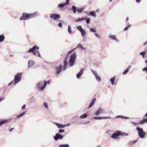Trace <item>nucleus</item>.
<instances>
[{"label": "nucleus", "mask_w": 147, "mask_h": 147, "mask_svg": "<svg viewBox=\"0 0 147 147\" xmlns=\"http://www.w3.org/2000/svg\"><path fill=\"white\" fill-rule=\"evenodd\" d=\"M39 49V47H37L36 45L33 46L31 49H30L28 51V53L32 52V54L36 56H38L39 57H41L40 55L39 51H34L36 49L38 50Z\"/></svg>", "instance_id": "f257e3e1"}, {"label": "nucleus", "mask_w": 147, "mask_h": 147, "mask_svg": "<svg viewBox=\"0 0 147 147\" xmlns=\"http://www.w3.org/2000/svg\"><path fill=\"white\" fill-rule=\"evenodd\" d=\"M23 74V73L20 72L17 73L14 76V79L13 84L14 85H16L19 82L21 81L22 79V76Z\"/></svg>", "instance_id": "f03ea898"}, {"label": "nucleus", "mask_w": 147, "mask_h": 147, "mask_svg": "<svg viewBox=\"0 0 147 147\" xmlns=\"http://www.w3.org/2000/svg\"><path fill=\"white\" fill-rule=\"evenodd\" d=\"M76 56V54L75 52H74L70 55L69 61L70 67H72L74 65V62Z\"/></svg>", "instance_id": "7ed1b4c3"}, {"label": "nucleus", "mask_w": 147, "mask_h": 147, "mask_svg": "<svg viewBox=\"0 0 147 147\" xmlns=\"http://www.w3.org/2000/svg\"><path fill=\"white\" fill-rule=\"evenodd\" d=\"M138 132V135L141 138H144L145 136V133L142 128L137 127L136 129Z\"/></svg>", "instance_id": "20e7f679"}, {"label": "nucleus", "mask_w": 147, "mask_h": 147, "mask_svg": "<svg viewBox=\"0 0 147 147\" xmlns=\"http://www.w3.org/2000/svg\"><path fill=\"white\" fill-rule=\"evenodd\" d=\"M34 13L29 14L23 13L22 16L20 18V20H25L27 19L29 17L31 16L32 15H33Z\"/></svg>", "instance_id": "39448f33"}, {"label": "nucleus", "mask_w": 147, "mask_h": 147, "mask_svg": "<svg viewBox=\"0 0 147 147\" xmlns=\"http://www.w3.org/2000/svg\"><path fill=\"white\" fill-rule=\"evenodd\" d=\"M50 18L54 20H56L60 19L61 18V17L58 14L53 13L50 14Z\"/></svg>", "instance_id": "423d86ee"}, {"label": "nucleus", "mask_w": 147, "mask_h": 147, "mask_svg": "<svg viewBox=\"0 0 147 147\" xmlns=\"http://www.w3.org/2000/svg\"><path fill=\"white\" fill-rule=\"evenodd\" d=\"M76 28L81 32L82 36L83 37H84L86 34V32L85 30L82 28L81 26H77Z\"/></svg>", "instance_id": "0eeeda50"}, {"label": "nucleus", "mask_w": 147, "mask_h": 147, "mask_svg": "<svg viewBox=\"0 0 147 147\" xmlns=\"http://www.w3.org/2000/svg\"><path fill=\"white\" fill-rule=\"evenodd\" d=\"M63 138V136L59 134V133H57L56 134L55 136L54 137V140L56 141L58 139H62Z\"/></svg>", "instance_id": "6e6552de"}, {"label": "nucleus", "mask_w": 147, "mask_h": 147, "mask_svg": "<svg viewBox=\"0 0 147 147\" xmlns=\"http://www.w3.org/2000/svg\"><path fill=\"white\" fill-rule=\"evenodd\" d=\"M43 83L42 81H40L37 84V87L40 90L42 91V88L43 87Z\"/></svg>", "instance_id": "1a4fd4ad"}, {"label": "nucleus", "mask_w": 147, "mask_h": 147, "mask_svg": "<svg viewBox=\"0 0 147 147\" xmlns=\"http://www.w3.org/2000/svg\"><path fill=\"white\" fill-rule=\"evenodd\" d=\"M119 136L118 131H117L116 132L113 133L111 136V138H112L116 139L117 137Z\"/></svg>", "instance_id": "9d476101"}, {"label": "nucleus", "mask_w": 147, "mask_h": 147, "mask_svg": "<svg viewBox=\"0 0 147 147\" xmlns=\"http://www.w3.org/2000/svg\"><path fill=\"white\" fill-rule=\"evenodd\" d=\"M62 66L60 65L59 67H56V73L57 74H59L62 70Z\"/></svg>", "instance_id": "9b49d317"}, {"label": "nucleus", "mask_w": 147, "mask_h": 147, "mask_svg": "<svg viewBox=\"0 0 147 147\" xmlns=\"http://www.w3.org/2000/svg\"><path fill=\"white\" fill-rule=\"evenodd\" d=\"M84 70V69L83 68L82 69H81L80 71V72L76 74V77L77 78H79L83 74Z\"/></svg>", "instance_id": "f8f14e48"}, {"label": "nucleus", "mask_w": 147, "mask_h": 147, "mask_svg": "<svg viewBox=\"0 0 147 147\" xmlns=\"http://www.w3.org/2000/svg\"><path fill=\"white\" fill-rule=\"evenodd\" d=\"M55 124L59 128H63L67 125L66 124L63 125L61 124H59L58 123H56Z\"/></svg>", "instance_id": "ddd939ff"}, {"label": "nucleus", "mask_w": 147, "mask_h": 147, "mask_svg": "<svg viewBox=\"0 0 147 147\" xmlns=\"http://www.w3.org/2000/svg\"><path fill=\"white\" fill-rule=\"evenodd\" d=\"M119 136H128V134L127 133H125L121 131H118Z\"/></svg>", "instance_id": "4468645a"}, {"label": "nucleus", "mask_w": 147, "mask_h": 147, "mask_svg": "<svg viewBox=\"0 0 147 147\" xmlns=\"http://www.w3.org/2000/svg\"><path fill=\"white\" fill-rule=\"evenodd\" d=\"M96 13V12L92 11L89 13V14H88V15L93 16L94 18H95L96 16V15L95 14Z\"/></svg>", "instance_id": "2eb2a0df"}, {"label": "nucleus", "mask_w": 147, "mask_h": 147, "mask_svg": "<svg viewBox=\"0 0 147 147\" xmlns=\"http://www.w3.org/2000/svg\"><path fill=\"white\" fill-rule=\"evenodd\" d=\"M64 68L63 70H65L66 69V66L67 65V57L66 58H65L64 60Z\"/></svg>", "instance_id": "dca6fc26"}, {"label": "nucleus", "mask_w": 147, "mask_h": 147, "mask_svg": "<svg viewBox=\"0 0 147 147\" xmlns=\"http://www.w3.org/2000/svg\"><path fill=\"white\" fill-rule=\"evenodd\" d=\"M102 110L101 108H99L98 110L95 113V114L98 115H99L100 114L102 113Z\"/></svg>", "instance_id": "f3484780"}, {"label": "nucleus", "mask_w": 147, "mask_h": 147, "mask_svg": "<svg viewBox=\"0 0 147 147\" xmlns=\"http://www.w3.org/2000/svg\"><path fill=\"white\" fill-rule=\"evenodd\" d=\"M8 120L7 119H3L0 121V126L6 123L7 122Z\"/></svg>", "instance_id": "a211bd4d"}, {"label": "nucleus", "mask_w": 147, "mask_h": 147, "mask_svg": "<svg viewBox=\"0 0 147 147\" xmlns=\"http://www.w3.org/2000/svg\"><path fill=\"white\" fill-rule=\"evenodd\" d=\"M137 140H136L134 141L130 140L128 142V143L129 145H130L134 144L137 142Z\"/></svg>", "instance_id": "6ab92c4d"}, {"label": "nucleus", "mask_w": 147, "mask_h": 147, "mask_svg": "<svg viewBox=\"0 0 147 147\" xmlns=\"http://www.w3.org/2000/svg\"><path fill=\"white\" fill-rule=\"evenodd\" d=\"M34 61H28V67H30L32 66L34 64Z\"/></svg>", "instance_id": "aec40b11"}, {"label": "nucleus", "mask_w": 147, "mask_h": 147, "mask_svg": "<svg viewBox=\"0 0 147 147\" xmlns=\"http://www.w3.org/2000/svg\"><path fill=\"white\" fill-rule=\"evenodd\" d=\"M109 38H111L113 40H114L118 42V40L116 39V37L115 35H110L109 36Z\"/></svg>", "instance_id": "412c9836"}, {"label": "nucleus", "mask_w": 147, "mask_h": 147, "mask_svg": "<svg viewBox=\"0 0 147 147\" xmlns=\"http://www.w3.org/2000/svg\"><path fill=\"white\" fill-rule=\"evenodd\" d=\"M5 37L3 35H0V43L3 42L4 40Z\"/></svg>", "instance_id": "4be33fe9"}, {"label": "nucleus", "mask_w": 147, "mask_h": 147, "mask_svg": "<svg viewBox=\"0 0 147 147\" xmlns=\"http://www.w3.org/2000/svg\"><path fill=\"white\" fill-rule=\"evenodd\" d=\"M147 122V118H143L142 120H141L140 123L141 124H143L144 123Z\"/></svg>", "instance_id": "5701e85b"}, {"label": "nucleus", "mask_w": 147, "mask_h": 147, "mask_svg": "<svg viewBox=\"0 0 147 147\" xmlns=\"http://www.w3.org/2000/svg\"><path fill=\"white\" fill-rule=\"evenodd\" d=\"M116 117H120V118H121L122 119H129V117H125V116H122V115H119V116H117Z\"/></svg>", "instance_id": "b1692460"}, {"label": "nucleus", "mask_w": 147, "mask_h": 147, "mask_svg": "<svg viewBox=\"0 0 147 147\" xmlns=\"http://www.w3.org/2000/svg\"><path fill=\"white\" fill-rule=\"evenodd\" d=\"M26 113V111H24L20 114L19 115H18L17 116V117L18 118H19L20 117H21L22 116H23V115H24Z\"/></svg>", "instance_id": "393cba45"}, {"label": "nucleus", "mask_w": 147, "mask_h": 147, "mask_svg": "<svg viewBox=\"0 0 147 147\" xmlns=\"http://www.w3.org/2000/svg\"><path fill=\"white\" fill-rule=\"evenodd\" d=\"M87 117V114L86 113L84 114L80 117V118L81 119L85 118Z\"/></svg>", "instance_id": "a878e982"}, {"label": "nucleus", "mask_w": 147, "mask_h": 147, "mask_svg": "<svg viewBox=\"0 0 147 147\" xmlns=\"http://www.w3.org/2000/svg\"><path fill=\"white\" fill-rule=\"evenodd\" d=\"M86 17H84L82 18H79L78 20H76V22L78 21H80L82 20H86Z\"/></svg>", "instance_id": "bb28decb"}, {"label": "nucleus", "mask_w": 147, "mask_h": 147, "mask_svg": "<svg viewBox=\"0 0 147 147\" xmlns=\"http://www.w3.org/2000/svg\"><path fill=\"white\" fill-rule=\"evenodd\" d=\"M68 32L70 34H71L72 33V31L71 30V27L70 26H68Z\"/></svg>", "instance_id": "cd10ccee"}, {"label": "nucleus", "mask_w": 147, "mask_h": 147, "mask_svg": "<svg viewBox=\"0 0 147 147\" xmlns=\"http://www.w3.org/2000/svg\"><path fill=\"white\" fill-rule=\"evenodd\" d=\"M72 9L74 13H76V7L75 6L73 5L72 7Z\"/></svg>", "instance_id": "c85d7f7f"}, {"label": "nucleus", "mask_w": 147, "mask_h": 147, "mask_svg": "<svg viewBox=\"0 0 147 147\" xmlns=\"http://www.w3.org/2000/svg\"><path fill=\"white\" fill-rule=\"evenodd\" d=\"M69 145L67 144H63L60 145L59 146V147H69Z\"/></svg>", "instance_id": "c756f323"}, {"label": "nucleus", "mask_w": 147, "mask_h": 147, "mask_svg": "<svg viewBox=\"0 0 147 147\" xmlns=\"http://www.w3.org/2000/svg\"><path fill=\"white\" fill-rule=\"evenodd\" d=\"M115 78H111L110 80V81L111 82V83L112 85H113L114 84V82L115 81Z\"/></svg>", "instance_id": "7c9ffc66"}, {"label": "nucleus", "mask_w": 147, "mask_h": 147, "mask_svg": "<svg viewBox=\"0 0 147 147\" xmlns=\"http://www.w3.org/2000/svg\"><path fill=\"white\" fill-rule=\"evenodd\" d=\"M95 78H96V80L98 81H99L100 80L101 78L99 76H98V74L96 76H95Z\"/></svg>", "instance_id": "2f4dec72"}, {"label": "nucleus", "mask_w": 147, "mask_h": 147, "mask_svg": "<svg viewBox=\"0 0 147 147\" xmlns=\"http://www.w3.org/2000/svg\"><path fill=\"white\" fill-rule=\"evenodd\" d=\"M66 5L65 3H60L58 5V7L61 8L63 7L64 5Z\"/></svg>", "instance_id": "473e14b6"}, {"label": "nucleus", "mask_w": 147, "mask_h": 147, "mask_svg": "<svg viewBox=\"0 0 147 147\" xmlns=\"http://www.w3.org/2000/svg\"><path fill=\"white\" fill-rule=\"evenodd\" d=\"M131 122L135 126H136L138 125L140 123L139 122H136L132 121H131Z\"/></svg>", "instance_id": "72a5a7b5"}, {"label": "nucleus", "mask_w": 147, "mask_h": 147, "mask_svg": "<svg viewBox=\"0 0 147 147\" xmlns=\"http://www.w3.org/2000/svg\"><path fill=\"white\" fill-rule=\"evenodd\" d=\"M145 54V52L144 51L140 53V55L142 56V57L143 58H144Z\"/></svg>", "instance_id": "f704fd0d"}, {"label": "nucleus", "mask_w": 147, "mask_h": 147, "mask_svg": "<svg viewBox=\"0 0 147 147\" xmlns=\"http://www.w3.org/2000/svg\"><path fill=\"white\" fill-rule=\"evenodd\" d=\"M83 9H84V8H79L77 10V11L79 13H81L82 11L83 10Z\"/></svg>", "instance_id": "c9c22d12"}, {"label": "nucleus", "mask_w": 147, "mask_h": 147, "mask_svg": "<svg viewBox=\"0 0 147 147\" xmlns=\"http://www.w3.org/2000/svg\"><path fill=\"white\" fill-rule=\"evenodd\" d=\"M47 84V81H45L44 82V85H43V87L42 88V90L44 89L45 88Z\"/></svg>", "instance_id": "e433bc0d"}, {"label": "nucleus", "mask_w": 147, "mask_h": 147, "mask_svg": "<svg viewBox=\"0 0 147 147\" xmlns=\"http://www.w3.org/2000/svg\"><path fill=\"white\" fill-rule=\"evenodd\" d=\"M91 71L93 73V74L95 76H96L97 74V72L96 71L94 70H93L91 69Z\"/></svg>", "instance_id": "4c0bfd02"}, {"label": "nucleus", "mask_w": 147, "mask_h": 147, "mask_svg": "<svg viewBox=\"0 0 147 147\" xmlns=\"http://www.w3.org/2000/svg\"><path fill=\"white\" fill-rule=\"evenodd\" d=\"M94 35L98 38H99V39L101 38L100 36L99 35L98 33H94Z\"/></svg>", "instance_id": "58836bf2"}, {"label": "nucleus", "mask_w": 147, "mask_h": 147, "mask_svg": "<svg viewBox=\"0 0 147 147\" xmlns=\"http://www.w3.org/2000/svg\"><path fill=\"white\" fill-rule=\"evenodd\" d=\"M90 32H96V31L95 29H94L93 28H90Z\"/></svg>", "instance_id": "ea45409f"}, {"label": "nucleus", "mask_w": 147, "mask_h": 147, "mask_svg": "<svg viewBox=\"0 0 147 147\" xmlns=\"http://www.w3.org/2000/svg\"><path fill=\"white\" fill-rule=\"evenodd\" d=\"M93 119H95L101 120L102 119L101 117H94L93 118Z\"/></svg>", "instance_id": "a19ab883"}, {"label": "nucleus", "mask_w": 147, "mask_h": 147, "mask_svg": "<svg viewBox=\"0 0 147 147\" xmlns=\"http://www.w3.org/2000/svg\"><path fill=\"white\" fill-rule=\"evenodd\" d=\"M64 132L65 130L64 129H60L59 130V133L60 134L63 133Z\"/></svg>", "instance_id": "79ce46f5"}, {"label": "nucleus", "mask_w": 147, "mask_h": 147, "mask_svg": "<svg viewBox=\"0 0 147 147\" xmlns=\"http://www.w3.org/2000/svg\"><path fill=\"white\" fill-rule=\"evenodd\" d=\"M44 105L45 108L46 109H48V106L47 103L46 102H45L44 103Z\"/></svg>", "instance_id": "37998d69"}, {"label": "nucleus", "mask_w": 147, "mask_h": 147, "mask_svg": "<svg viewBox=\"0 0 147 147\" xmlns=\"http://www.w3.org/2000/svg\"><path fill=\"white\" fill-rule=\"evenodd\" d=\"M128 69H126L123 72V74H126L128 71Z\"/></svg>", "instance_id": "c03bdc74"}, {"label": "nucleus", "mask_w": 147, "mask_h": 147, "mask_svg": "<svg viewBox=\"0 0 147 147\" xmlns=\"http://www.w3.org/2000/svg\"><path fill=\"white\" fill-rule=\"evenodd\" d=\"M86 22L87 24H89L90 23V20L89 18H86Z\"/></svg>", "instance_id": "a18cd8bd"}, {"label": "nucleus", "mask_w": 147, "mask_h": 147, "mask_svg": "<svg viewBox=\"0 0 147 147\" xmlns=\"http://www.w3.org/2000/svg\"><path fill=\"white\" fill-rule=\"evenodd\" d=\"M96 99L95 98H94L92 100L91 102L94 104L95 102Z\"/></svg>", "instance_id": "49530a36"}, {"label": "nucleus", "mask_w": 147, "mask_h": 147, "mask_svg": "<svg viewBox=\"0 0 147 147\" xmlns=\"http://www.w3.org/2000/svg\"><path fill=\"white\" fill-rule=\"evenodd\" d=\"M131 26V25L129 24L128 26L125 27L124 29V30H126L129 27Z\"/></svg>", "instance_id": "de8ad7c7"}, {"label": "nucleus", "mask_w": 147, "mask_h": 147, "mask_svg": "<svg viewBox=\"0 0 147 147\" xmlns=\"http://www.w3.org/2000/svg\"><path fill=\"white\" fill-rule=\"evenodd\" d=\"M101 118H102V119H108V118H109V119H110L111 118V117H101Z\"/></svg>", "instance_id": "09e8293b"}, {"label": "nucleus", "mask_w": 147, "mask_h": 147, "mask_svg": "<svg viewBox=\"0 0 147 147\" xmlns=\"http://www.w3.org/2000/svg\"><path fill=\"white\" fill-rule=\"evenodd\" d=\"M34 96H32L31 97L30 99L31 100L33 101H34Z\"/></svg>", "instance_id": "8fccbe9b"}, {"label": "nucleus", "mask_w": 147, "mask_h": 147, "mask_svg": "<svg viewBox=\"0 0 147 147\" xmlns=\"http://www.w3.org/2000/svg\"><path fill=\"white\" fill-rule=\"evenodd\" d=\"M94 104L93 103H92L91 102V103L89 105L88 108L90 109V108L92 106H93V105H94Z\"/></svg>", "instance_id": "3c124183"}, {"label": "nucleus", "mask_w": 147, "mask_h": 147, "mask_svg": "<svg viewBox=\"0 0 147 147\" xmlns=\"http://www.w3.org/2000/svg\"><path fill=\"white\" fill-rule=\"evenodd\" d=\"M142 71H146L147 72V66L143 69Z\"/></svg>", "instance_id": "603ef678"}, {"label": "nucleus", "mask_w": 147, "mask_h": 147, "mask_svg": "<svg viewBox=\"0 0 147 147\" xmlns=\"http://www.w3.org/2000/svg\"><path fill=\"white\" fill-rule=\"evenodd\" d=\"M62 24L61 23H59L58 24V26H59L60 28L62 27Z\"/></svg>", "instance_id": "864d4df0"}, {"label": "nucleus", "mask_w": 147, "mask_h": 147, "mask_svg": "<svg viewBox=\"0 0 147 147\" xmlns=\"http://www.w3.org/2000/svg\"><path fill=\"white\" fill-rule=\"evenodd\" d=\"M5 98V97H2L0 98V102L3 100Z\"/></svg>", "instance_id": "5fc2aeb1"}, {"label": "nucleus", "mask_w": 147, "mask_h": 147, "mask_svg": "<svg viewBox=\"0 0 147 147\" xmlns=\"http://www.w3.org/2000/svg\"><path fill=\"white\" fill-rule=\"evenodd\" d=\"M81 46H82V45H81V44H80V43H79L78 44L76 48L79 47L80 48Z\"/></svg>", "instance_id": "6e6d98bb"}, {"label": "nucleus", "mask_w": 147, "mask_h": 147, "mask_svg": "<svg viewBox=\"0 0 147 147\" xmlns=\"http://www.w3.org/2000/svg\"><path fill=\"white\" fill-rule=\"evenodd\" d=\"M70 0H66V5H68L69 4V2Z\"/></svg>", "instance_id": "4d7b16f0"}, {"label": "nucleus", "mask_w": 147, "mask_h": 147, "mask_svg": "<svg viewBox=\"0 0 147 147\" xmlns=\"http://www.w3.org/2000/svg\"><path fill=\"white\" fill-rule=\"evenodd\" d=\"M14 83V81H12L11 82L9 83V84H8V86H10L11 84H12L13 83Z\"/></svg>", "instance_id": "13d9d810"}, {"label": "nucleus", "mask_w": 147, "mask_h": 147, "mask_svg": "<svg viewBox=\"0 0 147 147\" xmlns=\"http://www.w3.org/2000/svg\"><path fill=\"white\" fill-rule=\"evenodd\" d=\"M26 108V105H24L22 107V109H25Z\"/></svg>", "instance_id": "bf43d9fd"}, {"label": "nucleus", "mask_w": 147, "mask_h": 147, "mask_svg": "<svg viewBox=\"0 0 147 147\" xmlns=\"http://www.w3.org/2000/svg\"><path fill=\"white\" fill-rule=\"evenodd\" d=\"M80 48H81L83 50H85V49L84 48V47H83L82 46H81V47H80Z\"/></svg>", "instance_id": "052dcab7"}, {"label": "nucleus", "mask_w": 147, "mask_h": 147, "mask_svg": "<svg viewBox=\"0 0 147 147\" xmlns=\"http://www.w3.org/2000/svg\"><path fill=\"white\" fill-rule=\"evenodd\" d=\"M136 1L137 2L140 3L141 1L140 0H136Z\"/></svg>", "instance_id": "680f3d73"}, {"label": "nucleus", "mask_w": 147, "mask_h": 147, "mask_svg": "<svg viewBox=\"0 0 147 147\" xmlns=\"http://www.w3.org/2000/svg\"><path fill=\"white\" fill-rule=\"evenodd\" d=\"M13 129H14V128H12L11 129L9 130V131H12Z\"/></svg>", "instance_id": "e2e57ef3"}, {"label": "nucleus", "mask_w": 147, "mask_h": 147, "mask_svg": "<svg viewBox=\"0 0 147 147\" xmlns=\"http://www.w3.org/2000/svg\"><path fill=\"white\" fill-rule=\"evenodd\" d=\"M131 65L127 67V69H128L129 70V69L131 68Z\"/></svg>", "instance_id": "0e129e2a"}, {"label": "nucleus", "mask_w": 147, "mask_h": 147, "mask_svg": "<svg viewBox=\"0 0 147 147\" xmlns=\"http://www.w3.org/2000/svg\"><path fill=\"white\" fill-rule=\"evenodd\" d=\"M50 80H49L48 81V82H47V84H49L50 83Z\"/></svg>", "instance_id": "69168bd1"}, {"label": "nucleus", "mask_w": 147, "mask_h": 147, "mask_svg": "<svg viewBox=\"0 0 147 147\" xmlns=\"http://www.w3.org/2000/svg\"><path fill=\"white\" fill-rule=\"evenodd\" d=\"M147 43V41L144 44V46Z\"/></svg>", "instance_id": "338daca9"}, {"label": "nucleus", "mask_w": 147, "mask_h": 147, "mask_svg": "<svg viewBox=\"0 0 147 147\" xmlns=\"http://www.w3.org/2000/svg\"><path fill=\"white\" fill-rule=\"evenodd\" d=\"M145 63L147 64V59L145 61Z\"/></svg>", "instance_id": "774afa93"}]
</instances>
